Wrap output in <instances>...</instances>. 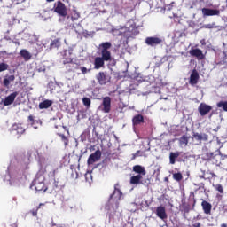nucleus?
I'll list each match as a JSON object with an SVG mask.
<instances>
[{
    "label": "nucleus",
    "mask_w": 227,
    "mask_h": 227,
    "mask_svg": "<svg viewBox=\"0 0 227 227\" xmlns=\"http://www.w3.org/2000/svg\"><path fill=\"white\" fill-rule=\"evenodd\" d=\"M194 185H197V187H199V189H205V184H203V183H200L199 184H194Z\"/></svg>",
    "instance_id": "obj_43"
},
{
    "label": "nucleus",
    "mask_w": 227,
    "mask_h": 227,
    "mask_svg": "<svg viewBox=\"0 0 227 227\" xmlns=\"http://www.w3.org/2000/svg\"><path fill=\"white\" fill-rule=\"evenodd\" d=\"M74 63V58H72V53L69 52V56L65 53L64 57H63V64L64 65H68L71 64L73 65Z\"/></svg>",
    "instance_id": "obj_24"
},
{
    "label": "nucleus",
    "mask_w": 227,
    "mask_h": 227,
    "mask_svg": "<svg viewBox=\"0 0 227 227\" xmlns=\"http://www.w3.org/2000/svg\"><path fill=\"white\" fill-rule=\"evenodd\" d=\"M173 178L174 180H176V182H182L184 176H182V173L177 172V173H174L173 174Z\"/></svg>",
    "instance_id": "obj_33"
},
{
    "label": "nucleus",
    "mask_w": 227,
    "mask_h": 227,
    "mask_svg": "<svg viewBox=\"0 0 227 227\" xmlns=\"http://www.w3.org/2000/svg\"><path fill=\"white\" fill-rule=\"evenodd\" d=\"M200 226H201V223H195L193 224V227H200Z\"/></svg>",
    "instance_id": "obj_45"
},
{
    "label": "nucleus",
    "mask_w": 227,
    "mask_h": 227,
    "mask_svg": "<svg viewBox=\"0 0 227 227\" xmlns=\"http://www.w3.org/2000/svg\"><path fill=\"white\" fill-rule=\"evenodd\" d=\"M202 159L204 160H212V162H214V160L217 159V155H214V153H206L202 154Z\"/></svg>",
    "instance_id": "obj_22"
},
{
    "label": "nucleus",
    "mask_w": 227,
    "mask_h": 227,
    "mask_svg": "<svg viewBox=\"0 0 227 227\" xmlns=\"http://www.w3.org/2000/svg\"><path fill=\"white\" fill-rule=\"evenodd\" d=\"M199 178H202L204 180H207V178H205V176H199Z\"/></svg>",
    "instance_id": "obj_48"
},
{
    "label": "nucleus",
    "mask_w": 227,
    "mask_h": 227,
    "mask_svg": "<svg viewBox=\"0 0 227 227\" xmlns=\"http://www.w3.org/2000/svg\"><path fill=\"white\" fill-rule=\"evenodd\" d=\"M80 70H81L82 74H83V75H86V74H88V72H90V69L88 70V68H86L84 67H81Z\"/></svg>",
    "instance_id": "obj_40"
},
{
    "label": "nucleus",
    "mask_w": 227,
    "mask_h": 227,
    "mask_svg": "<svg viewBox=\"0 0 227 227\" xmlns=\"http://www.w3.org/2000/svg\"><path fill=\"white\" fill-rule=\"evenodd\" d=\"M87 182H91V179H87Z\"/></svg>",
    "instance_id": "obj_51"
},
{
    "label": "nucleus",
    "mask_w": 227,
    "mask_h": 227,
    "mask_svg": "<svg viewBox=\"0 0 227 227\" xmlns=\"http://www.w3.org/2000/svg\"><path fill=\"white\" fill-rule=\"evenodd\" d=\"M198 111L200 114V116H207L210 111H212V107L210 105H207L206 103H200Z\"/></svg>",
    "instance_id": "obj_8"
},
{
    "label": "nucleus",
    "mask_w": 227,
    "mask_h": 227,
    "mask_svg": "<svg viewBox=\"0 0 227 227\" xmlns=\"http://www.w3.org/2000/svg\"><path fill=\"white\" fill-rule=\"evenodd\" d=\"M182 211L184 212V214H189L190 210H191V206L189 204L186 203H183L181 206Z\"/></svg>",
    "instance_id": "obj_32"
},
{
    "label": "nucleus",
    "mask_w": 227,
    "mask_h": 227,
    "mask_svg": "<svg viewBox=\"0 0 227 227\" xmlns=\"http://www.w3.org/2000/svg\"><path fill=\"white\" fill-rule=\"evenodd\" d=\"M52 100L45 99L43 102L39 103V109H49L52 106Z\"/></svg>",
    "instance_id": "obj_19"
},
{
    "label": "nucleus",
    "mask_w": 227,
    "mask_h": 227,
    "mask_svg": "<svg viewBox=\"0 0 227 227\" xmlns=\"http://www.w3.org/2000/svg\"><path fill=\"white\" fill-rule=\"evenodd\" d=\"M61 47V38L54 39L50 43V49H59Z\"/></svg>",
    "instance_id": "obj_21"
},
{
    "label": "nucleus",
    "mask_w": 227,
    "mask_h": 227,
    "mask_svg": "<svg viewBox=\"0 0 227 227\" xmlns=\"http://www.w3.org/2000/svg\"><path fill=\"white\" fill-rule=\"evenodd\" d=\"M216 106L227 113V101H220L216 104Z\"/></svg>",
    "instance_id": "obj_31"
},
{
    "label": "nucleus",
    "mask_w": 227,
    "mask_h": 227,
    "mask_svg": "<svg viewBox=\"0 0 227 227\" xmlns=\"http://www.w3.org/2000/svg\"><path fill=\"white\" fill-rule=\"evenodd\" d=\"M201 207L204 214L207 215H210V214H212V204H210L208 201L203 200L201 202Z\"/></svg>",
    "instance_id": "obj_13"
},
{
    "label": "nucleus",
    "mask_w": 227,
    "mask_h": 227,
    "mask_svg": "<svg viewBox=\"0 0 227 227\" xmlns=\"http://www.w3.org/2000/svg\"><path fill=\"white\" fill-rule=\"evenodd\" d=\"M28 120H29V121H31V125L35 124V117H33V115H29Z\"/></svg>",
    "instance_id": "obj_42"
},
{
    "label": "nucleus",
    "mask_w": 227,
    "mask_h": 227,
    "mask_svg": "<svg viewBox=\"0 0 227 227\" xmlns=\"http://www.w3.org/2000/svg\"><path fill=\"white\" fill-rule=\"evenodd\" d=\"M204 29H214V28H216L217 26H215V22H213L212 24H206V25H203Z\"/></svg>",
    "instance_id": "obj_37"
},
{
    "label": "nucleus",
    "mask_w": 227,
    "mask_h": 227,
    "mask_svg": "<svg viewBox=\"0 0 227 227\" xmlns=\"http://www.w3.org/2000/svg\"><path fill=\"white\" fill-rule=\"evenodd\" d=\"M210 175H211L214 178H215V177L217 176V175H215L214 172H210Z\"/></svg>",
    "instance_id": "obj_47"
},
{
    "label": "nucleus",
    "mask_w": 227,
    "mask_h": 227,
    "mask_svg": "<svg viewBox=\"0 0 227 227\" xmlns=\"http://www.w3.org/2000/svg\"><path fill=\"white\" fill-rule=\"evenodd\" d=\"M133 171L138 175H146V170H145V168L141 165H135L133 167Z\"/></svg>",
    "instance_id": "obj_26"
},
{
    "label": "nucleus",
    "mask_w": 227,
    "mask_h": 227,
    "mask_svg": "<svg viewBox=\"0 0 227 227\" xmlns=\"http://www.w3.org/2000/svg\"><path fill=\"white\" fill-rule=\"evenodd\" d=\"M142 179H143V176H141V175H137V176H131L130 184H131V185L143 184V181H141Z\"/></svg>",
    "instance_id": "obj_15"
},
{
    "label": "nucleus",
    "mask_w": 227,
    "mask_h": 227,
    "mask_svg": "<svg viewBox=\"0 0 227 227\" xmlns=\"http://www.w3.org/2000/svg\"><path fill=\"white\" fill-rule=\"evenodd\" d=\"M13 227H18V226H17V223H14Z\"/></svg>",
    "instance_id": "obj_52"
},
{
    "label": "nucleus",
    "mask_w": 227,
    "mask_h": 227,
    "mask_svg": "<svg viewBox=\"0 0 227 227\" xmlns=\"http://www.w3.org/2000/svg\"><path fill=\"white\" fill-rule=\"evenodd\" d=\"M221 227H227V224L226 223H222Z\"/></svg>",
    "instance_id": "obj_49"
},
{
    "label": "nucleus",
    "mask_w": 227,
    "mask_h": 227,
    "mask_svg": "<svg viewBox=\"0 0 227 227\" xmlns=\"http://www.w3.org/2000/svg\"><path fill=\"white\" fill-rule=\"evenodd\" d=\"M54 12L59 17H67L68 15V11L67 10V5L61 1H58L54 5Z\"/></svg>",
    "instance_id": "obj_3"
},
{
    "label": "nucleus",
    "mask_w": 227,
    "mask_h": 227,
    "mask_svg": "<svg viewBox=\"0 0 227 227\" xmlns=\"http://www.w3.org/2000/svg\"><path fill=\"white\" fill-rule=\"evenodd\" d=\"M13 81H15V75H13V74L9 75V76L4 78L3 86L4 88H10V83L13 82Z\"/></svg>",
    "instance_id": "obj_18"
},
{
    "label": "nucleus",
    "mask_w": 227,
    "mask_h": 227,
    "mask_svg": "<svg viewBox=\"0 0 227 227\" xmlns=\"http://www.w3.org/2000/svg\"><path fill=\"white\" fill-rule=\"evenodd\" d=\"M58 136H59V137H61V141H63L65 146H67L68 138L67 137V136H65V134H62V133H58Z\"/></svg>",
    "instance_id": "obj_34"
},
{
    "label": "nucleus",
    "mask_w": 227,
    "mask_h": 227,
    "mask_svg": "<svg viewBox=\"0 0 227 227\" xmlns=\"http://www.w3.org/2000/svg\"><path fill=\"white\" fill-rule=\"evenodd\" d=\"M132 123L134 126L141 125V123H145V117L142 114L135 115L132 119Z\"/></svg>",
    "instance_id": "obj_16"
},
{
    "label": "nucleus",
    "mask_w": 227,
    "mask_h": 227,
    "mask_svg": "<svg viewBox=\"0 0 227 227\" xmlns=\"http://www.w3.org/2000/svg\"><path fill=\"white\" fill-rule=\"evenodd\" d=\"M7 68H9L8 64L6 63L0 64V72H4Z\"/></svg>",
    "instance_id": "obj_39"
},
{
    "label": "nucleus",
    "mask_w": 227,
    "mask_h": 227,
    "mask_svg": "<svg viewBox=\"0 0 227 227\" xmlns=\"http://www.w3.org/2000/svg\"><path fill=\"white\" fill-rule=\"evenodd\" d=\"M193 137L194 139H196V141H208V135L205 133L202 135H200V133H194Z\"/></svg>",
    "instance_id": "obj_23"
},
{
    "label": "nucleus",
    "mask_w": 227,
    "mask_h": 227,
    "mask_svg": "<svg viewBox=\"0 0 227 227\" xmlns=\"http://www.w3.org/2000/svg\"><path fill=\"white\" fill-rule=\"evenodd\" d=\"M12 129L13 130H16L17 134H19L20 136L26 132V128L22 127V124H14Z\"/></svg>",
    "instance_id": "obj_25"
},
{
    "label": "nucleus",
    "mask_w": 227,
    "mask_h": 227,
    "mask_svg": "<svg viewBox=\"0 0 227 227\" xmlns=\"http://www.w3.org/2000/svg\"><path fill=\"white\" fill-rule=\"evenodd\" d=\"M156 215L159 217V219H161V221H166L168 219V214L166 213V207L163 206H159L156 208Z\"/></svg>",
    "instance_id": "obj_10"
},
{
    "label": "nucleus",
    "mask_w": 227,
    "mask_h": 227,
    "mask_svg": "<svg viewBox=\"0 0 227 227\" xmlns=\"http://www.w3.org/2000/svg\"><path fill=\"white\" fill-rule=\"evenodd\" d=\"M113 47V43L110 42H105L99 44V49L101 51V59L105 61H112L113 57L111 56V51L109 49Z\"/></svg>",
    "instance_id": "obj_1"
},
{
    "label": "nucleus",
    "mask_w": 227,
    "mask_h": 227,
    "mask_svg": "<svg viewBox=\"0 0 227 227\" xmlns=\"http://www.w3.org/2000/svg\"><path fill=\"white\" fill-rule=\"evenodd\" d=\"M58 172V168H55L52 170L51 176L54 178L56 176V174Z\"/></svg>",
    "instance_id": "obj_44"
},
{
    "label": "nucleus",
    "mask_w": 227,
    "mask_h": 227,
    "mask_svg": "<svg viewBox=\"0 0 227 227\" xmlns=\"http://www.w3.org/2000/svg\"><path fill=\"white\" fill-rule=\"evenodd\" d=\"M202 15L204 17H214L221 15V11L218 9L202 8Z\"/></svg>",
    "instance_id": "obj_7"
},
{
    "label": "nucleus",
    "mask_w": 227,
    "mask_h": 227,
    "mask_svg": "<svg viewBox=\"0 0 227 227\" xmlns=\"http://www.w3.org/2000/svg\"><path fill=\"white\" fill-rule=\"evenodd\" d=\"M19 95V92L15 91L11 93L9 96H7L4 100V106H12V102H15V98H17V96Z\"/></svg>",
    "instance_id": "obj_12"
},
{
    "label": "nucleus",
    "mask_w": 227,
    "mask_h": 227,
    "mask_svg": "<svg viewBox=\"0 0 227 227\" xmlns=\"http://www.w3.org/2000/svg\"><path fill=\"white\" fill-rule=\"evenodd\" d=\"M139 153H141V151L138 150L135 153L132 154L131 160H134L137 157H139Z\"/></svg>",
    "instance_id": "obj_41"
},
{
    "label": "nucleus",
    "mask_w": 227,
    "mask_h": 227,
    "mask_svg": "<svg viewBox=\"0 0 227 227\" xmlns=\"http://www.w3.org/2000/svg\"><path fill=\"white\" fill-rule=\"evenodd\" d=\"M118 187H120V184H116L114 185V192H113V194L110 195V198H113L114 194H117V197L120 200L121 196H123V192H121V190H120Z\"/></svg>",
    "instance_id": "obj_27"
},
{
    "label": "nucleus",
    "mask_w": 227,
    "mask_h": 227,
    "mask_svg": "<svg viewBox=\"0 0 227 227\" xmlns=\"http://www.w3.org/2000/svg\"><path fill=\"white\" fill-rule=\"evenodd\" d=\"M20 54L21 58L25 59V61H29V59H31V53H29L27 50H21Z\"/></svg>",
    "instance_id": "obj_29"
},
{
    "label": "nucleus",
    "mask_w": 227,
    "mask_h": 227,
    "mask_svg": "<svg viewBox=\"0 0 227 227\" xmlns=\"http://www.w3.org/2000/svg\"><path fill=\"white\" fill-rule=\"evenodd\" d=\"M43 180H45L43 175L37 174L32 183V187H34V189L38 192H45V191H47V187H45V183H43Z\"/></svg>",
    "instance_id": "obj_2"
},
{
    "label": "nucleus",
    "mask_w": 227,
    "mask_h": 227,
    "mask_svg": "<svg viewBox=\"0 0 227 227\" xmlns=\"http://www.w3.org/2000/svg\"><path fill=\"white\" fill-rule=\"evenodd\" d=\"M179 143L180 145H185V146H187V145H189V137L185 135H183L179 139Z\"/></svg>",
    "instance_id": "obj_30"
},
{
    "label": "nucleus",
    "mask_w": 227,
    "mask_h": 227,
    "mask_svg": "<svg viewBox=\"0 0 227 227\" xmlns=\"http://www.w3.org/2000/svg\"><path fill=\"white\" fill-rule=\"evenodd\" d=\"M71 208H75V206L71 207Z\"/></svg>",
    "instance_id": "obj_53"
},
{
    "label": "nucleus",
    "mask_w": 227,
    "mask_h": 227,
    "mask_svg": "<svg viewBox=\"0 0 227 227\" xmlns=\"http://www.w3.org/2000/svg\"><path fill=\"white\" fill-rule=\"evenodd\" d=\"M145 43L151 47H155V45H160V43H162V39L159 37H147L145 39Z\"/></svg>",
    "instance_id": "obj_11"
},
{
    "label": "nucleus",
    "mask_w": 227,
    "mask_h": 227,
    "mask_svg": "<svg viewBox=\"0 0 227 227\" xmlns=\"http://www.w3.org/2000/svg\"><path fill=\"white\" fill-rule=\"evenodd\" d=\"M213 187L215 189V191H217V192L220 193V197L223 198V196H224V187H223V184H213Z\"/></svg>",
    "instance_id": "obj_28"
},
{
    "label": "nucleus",
    "mask_w": 227,
    "mask_h": 227,
    "mask_svg": "<svg viewBox=\"0 0 227 227\" xmlns=\"http://www.w3.org/2000/svg\"><path fill=\"white\" fill-rule=\"evenodd\" d=\"M100 157H102V152L100 150L95 151V153H91L87 160L88 166L95 164V162H97Z\"/></svg>",
    "instance_id": "obj_5"
},
{
    "label": "nucleus",
    "mask_w": 227,
    "mask_h": 227,
    "mask_svg": "<svg viewBox=\"0 0 227 227\" xmlns=\"http://www.w3.org/2000/svg\"><path fill=\"white\" fill-rule=\"evenodd\" d=\"M82 104L86 107H90V106H91V99H90V98H82Z\"/></svg>",
    "instance_id": "obj_35"
},
{
    "label": "nucleus",
    "mask_w": 227,
    "mask_h": 227,
    "mask_svg": "<svg viewBox=\"0 0 227 227\" xmlns=\"http://www.w3.org/2000/svg\"><path fill=\"white\" fill-rule=\"evenodd\" d=\"M106 60L102 59V57H97L94 60V68L98 70L104 67V62Z\"/></svg>",
    "instance_id": "obj_17"
},
{
    "label": "nucleus",
    "mask_w": 227,
    "mask_h": 227,
    "mask_svg": "<svg viewBox=\"0 0 227 227\" xmlns=\"http://www.w3.org/2000/svg\"><path fill=\"white\" fill-rule=\"evenodd\" d=\"M198 81H200V74L196 69H193L190 75L189 84H191V86H196V84H198Z\"/></svg>",
    "instance_id": "obj_9"
},
{
    "label": "nucleus",
    "mask_w": 227,
    "mask_h": 227,
    "mask_svg": "<svg viewBox=\"0 0 227 227\" xmlns=\"http://www.w3.org/2000/svg\"><path fill=\"white\" fill-rule=\"evenodd\" d=\"M96 79H97L98 84H100V86H104V85L107 84V82H109V81H111V76H109V74H107V73H106V72H99L96 75Z\"/></svg>",
    "instance_id": "obj_4"
},
{
    "label": "nucleus",
    "mask_w": 227,
    "mask_h": 227,
    "mask_svg": "<svg viewBox=\"0 0 227 227\" xmlns=\"http://www.w3.org/2000/svg\"><path fill=\"white\" fill-rule=\"evenodd\" d=\"M180 157V152H171L169 153V164H175L176 162V159Z\"/></svg>",
    "instance_id": "obj_20"
},
{
    "label": "nucleus",
    "mask_w": 227,
    "mask_h": 227,
    "mask_svg": "<svg viewBox=\"0 0 227 227\" xmlns=\"http://www.w3.org/2000/svg\"><path fill=\"white\" fill-rule=\"evenodd\" d=\"M53 187H54L53 189H54L55 192L61 191V185L59 184V181H54Z\"/></svg>",
    "instance_id": "obj_36"
},
{
    "label": "nucleus",
    "mask_w": 227,
    "mask_h": 227,
    "mask_svg": "<svg viewBox=\"0 0 227 227\" xmlns=\"http://www.w3.org/2000/svg\"><path fill=\"white\" fill-rule=\"evenodd\" d=\"M40 207H42V204H40L35 209L30 210V214H32L33 217H36L38 215V210H40Z\"/></svg>",
    "instance_id": "obj_38"
},
{
    "label": "nucleus",
    "mask_w": 227,
    "mask_h": 227,
    "mask_svg": "<svg viewBox=\"0 0 227 227\" xmlns=\"http://www.w3.org/2000/svg\"><path fill=\"white\" fill-rule=\"evenodd\" d=\"M209 118H212V114L209 115Z\"/></svg>",
    "instance_id": "obj_54"
},
{
    "label": "nucleus",
    "mask_w": 227,
    "mask_h": 227,
    "mask_svg": "<svg viewBox=\"0 0 227 227\" xmlns=\"http://www.w3.org/2000/svg\"><path fill=\"white\" fill-rule=\"evenodd\" d=\"M191 56H193L194 58H197L199 59H205V55L203 54V51L200 49H192L190 51Z\"/></svg>",
    "instance_id": "obj_14"
},
{
    "label": "nucleus",
    "mask_w": 227,
    "mask_h": 227,
    "mask_svg": "<svg viewBox=\"0 0 227 227\" xmlns=\"http://www.w3.org/2000/svg\"><path fill=\"white\" fill-rule=\"evenodd\" d=\"M79 17H80L79 13H78V12H75V14H74V19H79Z\"/></svg>",
    "instance_id": "obj_46"
},
{
    "label": "nucleus",
    "mask_w": 227,
    "mask_h": 227,
    "mask_svg": "<svg viewBox=\"0 0 227 227\" xmlns=\"http://www.w3.org/2000/svg\"><path fill=\"white\" fill-rule=\"evenodd\" d=\"M47 1V3H52V1H54V0H46Z\"/></svg>",
    "instance_id": "obj_50"
},
{
    "label": "nucleus",
    "mask_w": 227,
    "mask_h": 227,
    "mask_svg": "<svg viewBox=\"0 0 227 227\" xmlns=\"http://www.w3.org/2000/svg\"><path fill=\"white\" fill-rule=\"evenodd\" d=\"M100 107L103 113H111V97L106 96L103 98V101Z\"/></svg>",
    "instance_id": "obj_6"
}]
</instances>
